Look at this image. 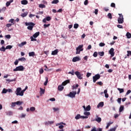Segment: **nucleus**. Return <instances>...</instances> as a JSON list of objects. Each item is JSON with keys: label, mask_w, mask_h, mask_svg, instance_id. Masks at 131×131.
Returning <instances> with one entry per match:
<instances>
[{"label": "nucleus", "mask_w": 131, "mask_h": 131, "mask_svg": "<svg viewBox=\"0 0 131 131\" xmlns=\"http://www.w3.org/2000/svg\"><path fill=\"white\" fill-rule=\"evenodd\" d=\"M25 25L28 26L27 29L29 30H32V29H33V27L35 26V24L32 22L26 23Z\"/></svg>", "instance_id": "f257e3e1"}, {"label": "nucleus", "mask_w": 131, "mask_h": 131, "mask_svg": "<svg viewBox=\"0 0 131 131\" xmlns=\"http://www.w3.org/2000/svg\"><path fill=\"white\" fill-rule=\"evenodd\" d=\"M13 47L11 45H8L6 46V48L4 47V46H2L1 48H0V51L1 52H6V50H11Z\"/></svg>", "instance_id": "f03ea898"}, {"label": "nucleus", "mask_w": 131, "mask_h": 131, "mask_svg": "<svg viewBox=\"0 0 131 131\" xmlns=\"http://www.w3.org/2000/svg\"><path fill=\"white\" fill-rule=\"evenodd\" d=\"M120 16L118 18V22L119 24H122L123 23L124 18H123V15L122 14L119 13L118 14Z\"/></svg>", "instance_id": "7ed1b4c3"}, {"label": "nucleus", "mask_w": 131, "mask_h": 131, "mask_svg": "<svg viewBox=\"0 0 131 131\" xmlns=\"http://www.w3.org/2000/svg\"><path fill=\"white\" fill-rule=\"evenodd\" d=\"M24 69H25V68H24L23 66H19L16 67L15 69H13V71H24Z\"/></svg>", "instance_id": "20e7f679"}, {"label": "nucleus", "mask_w": 131, "mask_h": 131, "mask_svg": "<svg viewBox=\"0 0 131 131\" xmlns=\"http://www.w3.org/2000/svg\"><path fill=\"white\" fill-rule=\"evenodd\" d=\"M100 78H101V75H100V74H97L95 75L93 77V82H96V81H97V80L98 79H100Z\"/></svg>", "instance_id": "39448f33"}, {"label": "nucleus", "mask_w": 131, "mask_h": 131, "mask_svg": "<svg viewBox=\"0 0 131 131\" xmlns=\"http://www.w3.org/2000/svg\"><path fill=\"white\" fill-rule=\"evenodd\" d=\"M75 75H76L77 78H78V79H82V74H80V72H78V71H76L75 72Z\"/></svg>", "instance_id": "423d86ee"}, {"label": "nucleus", "mask_w": 131, "mask_h": 131, "mask_svg": "<svg viewBox=\"0 0 131 131\" xmlns=\"http://www.w3.org/2000/svg\"><path fill=\"white\" fill-rule=\"evenodd\" d=\"M21 91H22V89L21 88H17L15 91V94L16 96H21Z\"/></svg>", "instance_id": "0eeeda50"}, {"label": "nucleus", "mask_w": 131, "mask_h": 131, "mask_svg": "<svg viewBox=\"0 0 131 131\" xmlns=\"http://www.w3.org/2000/svg\"><path fill=\"white\" fill-rule=\"evenodd\" d=\"M75 95H76V92H70L68 96L70 97V98H75Z\"/></svg>", "instance_id": "6e6552de"}, {"label": "nucleus", "mask_w": 131, "mask_h": 131, "mask_svg": "<svg viewBox=\"0 0 131 131\" xmlns=\"http://www.w3.org/2000/svg\"><path fill=\"white\" fill-rule=\"evenodd\" d=\"M109 53L110 54L111 57H114L115 53L114 52V49L111 48L109 51Z\"/></svg>", "instance_id": "1a4fd4ad"}, {"label": "nucleus", "mask_w": 131, "mask_h": 131, "mask_svg": "<svg viewBox=\"0 0 131 131\" xmlns=\"http://www.w3.org/2000/svg\"><path fill=\"white\" fill-rule=\"evenodd\" d=\"M96 116L97 118L95 119V121H97L98 123H100V122L102 121V119L100 117H99L98 115H96Z\"/></svg>", "instance_id": "9d476101"}, {"label": "nucleus", "mask_w": 131, "mask_h": 131, "mask_svg": "<svg viewBox=\"0 0 131 131\" xmlns=\"http://www.w3.org/2000/svg\"><path fill=\"white\" fill-rule=\"evenodd\" d=\"M80 60V58H79V57H75L73 58V59H72L73 62H77Z\"/></svg>", "instance_id": "9b49d317"}, {"label": "nucleus", "mask_w": 131, "mask_h": 131, "mask_svg": "<svg viewBox=\"0 0 131 131\" xmlns=\"http://www.w3.org/2000/svg\"><path fill=\"white\" fill-rule=\"evenodd\" d=\"M58 52L59 51H58V49H56L52 52L51 55H52L53 56H55L57 55V54H58Z\"/></svg>", "instance_id": "f8f14e48"}, {"label": "nucleus", "mask_w": 131, "mask_h": 131, "mask_svg": "<svg viewBox=\"0 0 131 131\" xmlns=\"http://www.w3.org/2000/svg\"><path fill=\"white\" fill-rule=\"evenodd\" d=\"M46 90L45 89H43L41 88H40V96H42L45 94V92Z\"/></svg>", "instance_id": "ddd939ff"}, {"label": "nucleus", "mask_w": 131, "mask_h": 131, "mask_svg": "<svg viewBox=\"0 0 131 131\" xmlns=\"http://www.w3.org/2000/svg\"><path fill=\"white\" fill-rule=\"evenodd\" d=\"M70 83V80L68 79L62 83V85H66V84Z\"/></svg>", "instance_id": "4468645a"}, {"label": "nucleus", "mask_w": 131, "mask_h": 131, "mask_svg": "<svg viewBox=\"0 0 131 131\" xmlns=\"http://www.w3.org/2000/svg\"><path fill=\"white\" fill-rule=\"evenodd\" d=\"M13 2H14V0H10L8 2H7L6 3V7H9V6H10L11 5V4H12V3H13Z\"/></svg>", "instance_id": "2eb2a0df"}, {"label": "nucleus", "mask_w": 131, "mask_h": 131, "mask_svg": "<svg viewBox=\"0 0 131 131\" xmlns=\"http://www.w3.org/2000/svg\"><path fill=\"white\" fill-rule=\"evenodd\" d=\"M26 43H27V42L26 41L22 42L20 44H18V47H19L20 48H22V47H23V46H25Z\"/></svg>", "instance_id": "dca6fc26"}, {"label": "nucleus", "mask_w": 131, "mask_h": 131, "mask_svg": "<svg viewBox=\"0 0 131 131\" xmlns=\"http://www.w3.org/2000/svg\"><path fill=\"white\" fill-rule=\"evenodd\" d=\"M39 35V32H37L33 35L34 38H36Z\"/></svg>", "instance_id": "f3484780"}, {"label": "nucleus", "mask_w": 131, "mask_h": 131, "mask_svg": "<svg viewBox=\"0 0 131 131\" xmlns=\"http://www.w3.org/2000/svg\"><path fill=\"white\" fill-rule=\"evenodd\" d=\"M103 129L101 128H97L96 127L93 128L91 131H102Z\"/></svg>", "instance_id": "a211bd4d"}, {"label": "nucleus", "mask_w": 131, "mask_h": 131, "mask_svg": "<svg viewBox=\"0 0 131 131\" xmlns=\"http://www.w3.org/2000/svg\"><path fill=\"white\" fill-rule=\"evenodd\" d=\"M29 57H34L35 56V53L34 52H31L29 53Z\"/></svg>", "instance_id": "6ab92c4d"}, {"label": "nucleus", "mask_w": 131, "mask_h": 131, "mask_svg": "<svg viewBox=\"0 0 131 131\" xmlns=\"http://www.w3.org/2000/svg\"><path fill=\"white\" fill-rule=\"evenodd\" d=\"M103 106H104V102H101L98 104L97 108H100V107H103Z\"/></svg>", "instance_id": "aec40b11"}, {"label": "nucleus", "mask_w": 131, "mask_h": 131, "mask_svg": "<svg viewBox=\"0 0 131 131\" xmlns=\"http://www.w3.org/2000/svg\"><path fill=\"white\" fill-rule=\"evenodd\" d=\"M58 91H63V90H64V87L63 86V85H60L58 86Z\"/></svg>", "instance_id": "412c9836"}, {"label": "nucleus", "mask_w": 131, "mask_h": 131, "mask_svg": "<svg viewBox=\"0 0 131 131\" xmlns=\"http://www.w3.org/2000/svg\"><path fill=\"white\" fill-rule=\"evenodd\" d=\"M21 5H27L28 4V1L27 0H23L21 1Z\"/></svg>", "instance_id": "4be33fe9"}, {"label": "nucleus", "mask_w": 131, "mask_h": 131, "mask_svg": "<svg viewBox=\"0 0 131 131\" xmlns=\"http://www.w3.org/2000/svg\"><path fill=\"white\" fill-rule=\"evenodd\" d=\"M124 110V106L123 105H121L120 108H119V112H122Z\"/></svg>", "instance_id": "5701e85b"}, {"label": "nucleus", "mask_w": 131, "mask_h": 131, "mask_svg": "<svg viewBox=\"0 0 131 131\" xmlns=\"http://www.w3.org/2000/svg\"><path fill=\"white\" fill-rule=\"evenodd\" d=\"M28 15V12H26L24 13H23L21 14V16L23 17V18H24L25 17H26Z\"/></svg>", "instance_id": "b1692460"}, {"label": "nucleus", "mask_w": 131, "mask_h": 131, "mask_svg": "<svg viewBox=\"0 0 131 131\" xmlns=\"http://www.w3.org/2000/svg\"><path fill=\"white\" fill-rule=\"evenodd\" d=\"M126 36L127 38H131V34L129 32H127L126 34Z\"/></svg>", "instance_id": "393cba45"}, {"label": "nucleus", "mask_w": 131, "mask_h": 131, "mask_svg": "<svg viewBox=\"0 0 131 131\" xmlns=\"http://www.w3.org/2000/svg\"><path fill=\"white\" fill-rule=\"evenodd\" d=\"M46 81L44 82V85H47L48 84V82H49V78L46 77Z\"/></svg>", "instance_id": "a878e982"}, {"label": "nucleus", "mask_w": 131, "mask_h": 131, "mask_svg": "<svg viewBox=\"0 0 131 131\" xmlns=\"http://www.w3.org/2000/svg\"><path fill=\"white\" fill-rule=\"evenodd\" d=\"M83 47V45H79L77 48H76V51L77 50H81V49H82V48Z\"/></svg>", "instance_id": "bb28decb"}, {"label": "nucleus", "mask_w": 131, "mask_h": 131, "mask_svg": "<svg viewBox=\"0 0 131 131\" xmlns=\"http://www.w3.org/2000/svg\"><path fill=\"white\" fill-rule=\"evenodd\" d=\"M18 61H21V62H25V61H26V58H25V57H21L18 59Z\"/></svg>", "instance_id": "cd10ccee"}, {"label": "nucleus", "mask_w": 131, "mask_h": 131, "mask_svg": "<svg viewBox=\"0 0 131 131\" xmlns=\"http://www.w3.org/2000/svg\"><path fill=\"white\" fill-rule=\"evenodd\" d=\"M117 90L119 91L120 94L124 92V90L123 89L118 88Z\"/></svg>", "instance_id": "c85d7f7f"}, {"label": "nucleus", "mask_w": 131, "mask_h": 131, "mask_svg": "<svg viewBox=\"0 0 131 131\" xmlns=\"http://www.w3.org/2000/svg\"><path fill=\"white\" fill-rule=\"evenodd\" d=\"M91 111V105H89L86 107L85 111Z\"/></svg>", "instance_id": "c756f323"}, {"label": "nucleus", "mask_w": 131, "mask_h": 131, "mask_svg": "<svg viewBox=\"0 0 131 131\" xmlns=\"http://www.w3.org/2000/svg\"><path fill=\"white\" fill-rule=\"evenodd\" d=\"M105 53H104V52H98V55L99 56H100L101 57H103V56H104Z\"/></svg>", "instance_id": "7c9ffc66"}, {"label": "nucleus", "mask_w": 131, "mask_h": 131, "mask_svg": "<svg viewBox=\"0 0 131 131\" xmlns=\"http://www.w3.org/2000/svg\"><path fill=\"white\" fill-rule=\"evenodd\" d=\"M75 118L77 120L80 118H81V116H80V114H78L77 115V116H76Z\"/></svg>", "instance_id": "2f4dec72"}, {"label": "nucleus", "mask_w": 131, "mask_h": 131, "mask_svg": "<svg viewBox=\"0 0 131 131\" xmlns=\"http://www.w3.org/2000/svg\"><path fill=\"white\" fill-rule=\"evenodd\" d=\"M6 81H9V82H11L12 81H16V78L10 80V79H7Z\"/></svg>", "instance_id": "473e14b6"}, {"label": "nucleus", "mask_w": 131, "mask_h": 131, "mask_svg": "<svg viewBox=\"0 0 131 131\" xmlns=\"http://www.w3.org/2000/svg\"><path fill=\"white\" fill-rule=\"evenodd\" d=\"M51 3L52 4H57L59 3V0H53Z\"/></svg>", "instance_id": "72a5a7b5"}, {"label": "nucleus", "mask_w": 131, "mask_h": 131, "mask_svg": "<svg viewBox=\"0 0 131 131\" xmlns=\"http://www.w3.org/2000/svg\"><path fill=\"white\" fill-rule=\"evenodd\" d=\"M79 26V25H78V24H75L74 25V28H75V29H77Z\"/></svg>", "instance_id": "f704fd0d"}, {"label": "nucleus", "mask_w": 131, "mask_h": 131, "mask_svg": "<svg viewBox=\"0 0 131 131\" xmlns=\"http://www.w3.org/2000/svg\"><path fill=\"white\" fill-rule=\"evenodd\" d=\"M53 123H54V121H49L48 122H46L45 123V124H53Z\"/></svg>", "instance_id": "c9c22d12"}, {"label": "nucleus", "mask_w": 131, "mask_h": 131, "mask_svg": "<svg viewBox=\"0 0 131 131\" xmlns=\"http://www.w3.org/2000/svg\"><path fill=\"white\" fill-rule=\"evenodd\" d=\"M8 93V90L6 89H4L2 91V94H7Z\"/></svg>", "instance_id": "e433bc0d"}, {"label": "nucleus", "mask_w": 131, "mask_h": 131, "mask_svg": "<svg viewBox=\"0 0 131 131\" xmlns=\"http://www.w3.org/2000/svg\"><path fill=\"white\" fill-rule=\"evenodd\" d=\"M15 103H16V105H18V106H20L21 105V104H23V102H21V101H17L15 102Z\"/></svg>", "instance_id": "4c0bfd02"}, {"label": "nucleus", "mask_w": 131, "mask_h": 131, "mask_svg": "<svg viewBox=\"0 0 131 131\" xmlns=\"http://www.w3.org/2000/svg\"><path fill=\"white\" fill-rule=\"evenodd\" d=\"M39 8H41L42 9L43 8H46V5H45L44 4H39Z\"/></svg>", "instance_id": "58836bf2"}, {"label": "nucleus", "mask_w": 131, "mask_h": 131, "mask_svg": "<svg viewBox=\"0 0 131 131\" xmlns=\"http://www.w3.org/2000/svg\"><path fill=\"white\" fill-rule=\"evenodd\" d=\"M107 17L108 19H112V14L111 13H108Z\"/></svg>", "instance_id": "ea45409f"}, {"label": "nucleus", "mask_w": 131, "mask_h": 131, "mask_svg": "<svg viewBox=\"0 0 131 131\" xmlns=\"http://www.w3.org/2000/svg\"><path fill=\"white\" fill-rule=\"evenodd\" d=\"M7 115H9V116H11L13 115V112H11V111L8 112L7 113Z\"/></svg>", "instance_id": "a19ab883"}, {"label": "nucleus", "mask_w": 131, "mask_h": 131, "mask_svg": "<svg viewBox=\"0 0 131 131\" xmlns=\"http://www.w3.org/2000/svg\"><path fill=\"white\" fill-rule=\"evenodd\" d=\"M84 115H86V116H89V115H91V113L85 112L84 113Z\"/></svg>", "instance_id": "79ce46f5"}, {"label": "nucleus", "mask_w": 131, "mask_h": 131, "mask_svg": "<svg viewBox=\"0 0 131 131\" xmlns=\"http://www.w3.org/2000/svg\"><path fill=\"white\" fill-rule=\"evenodd\" d=\"M30 111L33 112V111H35V107L32 106L30 108Z\"/></svg>", "instance_id": "37998d69"}, {"label": "nucleus", "mask_w": 131, "mask_h": 131, "mask_svg": "<svg viewBox=\"0 0 131 131\" xmlns=\"http://www.w3.org/2000/svg\"><path fill=\"white\" fill-rule=\"evenodd\" d=\"M39 72L40 74H42V73H43V69L42 68L40 69L39 70Z\"/></svg>", "instance_id": "c03bdc74"}, {"label": "nucleus", "mask_w": 131, "mask_h": 131, "mask_svg": "<svg viewBox=\"0 0 131 131\" xmlns=\"http://www.w3.org/2000/svg\"><path fill=\"white\" fill-rule=\"evenodd\" d=\"M25 89L23 90L22 91H21L20 93H21V97L24 96V92H25Z\"/></svg>", "instance_id": "a18cd8bd"}, {"label": "nucleus", "mask_w": 131, "mask_h": 131, "mask_svg": "<svg viewBox=\"0 0 131 131\" xmlns=\"http://www.w3.org/2000/svg\"><path fill=\"white\" fill-rule=\"evenodd\" d=\"M83 51V49H81L80 50H76V54L77 55L78 54H80V51Z\"/></svg>", "instance_id": "49530a36"}, {"label": "nucleus", "mask_w": 131, "mask_h": 131, "mask_svg": "<svg viewBox=\"0 0 131 131\" xmlns=\"http://www.w3.org/2000/svg\"><path fill=\"white\" fill-rule=\"evenodd\" d=\"M79 85L78 84H76L75 86L73 85L72 86V90H75V89H76V88H78Z\"/></svg>", "instance_id": "de8ad7c7"}, {"label": "nucleus", "mask_w": 131, "mask_h": 131, "mask_svg": "<svg viewBox=\"0 0 131 131\" xmlns=\"http://www.w3.org/2000/svg\"><path fill=\"white\" fill-rule=\"evenodd\" d=\"M93 57H95V58L98 57V52H95L93 54Z\"/></svg>", "instance_id": "09e8293b"}, {"label": "nucleus", "mask_w": 131, "mask_h": 131, "mask_svg": "<svg viewBox=\"0 0 131 131\" xmlns=\"http://www.w3.org/2000/svg\"><path fill=\"white\" fill-rule=\"evenodd\" d=\"M112 123H108L107 124V125H106V129H108V128H109V126H110V125H111V124H112Z\"/></svg>", "instance_id": "8fccbe9b"}, {"label": "nucleus", "mask_w": 131, "mask_h": 131, "mask_svg": "<svg viewBox=\"0 0 131 131\" xmlns=\"http://www.w3.org/2000/svg\"><path fill=\"white\" fill-rule=\"evenodd\" d=\"M30 38H31V41H36V39L34 38L33 37L31 36Z\"/></svg>", "instance_id": "3c124183"}, {"label": "nucleus", "mask_w": 131, "mask_h": 131, "mask_svg": "<svg viewBox=\"0 0 131 131\" xmlns=\"http://www.w3.org/2000/svg\"><path fill=\"white\" fill-rule=\"evenodd\" d=\"M69 74H71L72 75H74V70H72L71 72H69Z\"/></svg>", "instance_id": "603ef678"}, {"label": "nucleus", "mask_w": 131, "mask_h": 131, "mask_svg": "<svg viewBox=\"0 0 131 131\" xmlns=\"http://www.w3.org/2000/svg\"><path fill=\"white\" fill-rule=\"evenodd\" d=\"M117 102L119 104H121V98H118Z\"/></svg>", "instance_id": "864d4df0"}, {"label": "nucleus", "mask_w": 131, "mask_h": 131, "mask_svg": "<svg viewBox=\"0 0 131 131\" xmlns=\"http://www.w3.org/2000/svg\"><path fill=\"white\" fill-rule=\"evenodd\" d=\"M5 37L8 39H10V38H11V35H5Z\"/></svg>", "instance_id": "5fc2aeb1"}, {"label": "nucleus", "mask_w": 131, "mask_h": 131, "mask_svg": "<svg viewBox=\"0 0 131 131\" xmlns=\"http://www.w3.org/2000/svg\"><path fill=\"white\" fill-rule=\"evenodd\" d=\"M51 26L50 24H48L47 25V24H45L43 25L45 28H47V27H49V26Z\"/></svg>", "instance_id": "6e6d98bb"}, {"label": "nucleus", "mask_w": 131, "mask_h": 131, "mask_svg": "<svg viewBox=\"0 0 131 131\" xmlns=\"http://www.w3.org/2000/svg\"><path fill=\"white\" fill-rule=\"evenodd\" d=\"M96 83L97 84H98V85H103V83L102 81L97 82Z\"/></svg>", "instance_id": "4d7b16f0"}, {"label": "nucleus", "mask_w": 131, "mask_h": 131, "mask_svg": "<svg viewBox=\"0 0 131 131\" xmlns=\"http://www.w3.org/2000/svg\"><path fill=\"white\" fill-rule=\"evenodd\" d=\"M16 102L11 103V106L12 107H15V106H16Z\"/></svg>", "instance_id": "13d9d810"}, {"label": "nucleus", "mask_w": 131, "mask_h": 131, "mask_svg": "<svg viewBox=\"0 0 131 131\" xmlns=\"http://www.w3.org/2000/svg\"><path fill=\"white\" fill-rule=\"evenodd\" d=\"M99 47H105V43L103 42H100L99 43Z\"/></svg>", "instance_id": "bf43d9fd"}, {"label": "nucleus", "mask_w": 131, "mask_h": 131, "mask_svg": "<svg viewBox=\"0 0 131 131\" xmlns=\"http://www.w3.org/2000/svg\"><path fill=\"white\" fill-rule=\"evenodd\" d=\"M111 7H112V8H115V3H111Z\"/></svg>", "instance_id": "052dcab7"}, {"label": "nucleus", "mask_w": 131, "mask_h": 131, "mask_svg": "<svg viewBox=\"0 0 131 131\" xmlns=\"http://www.w3.org/2000/svg\"><path fill=\"white\" fill-rule=\"evenodd\" d=\"M45 19H46L47 21H51V18L50 16H47Z\"/></svg>", "instance_id": "680f3d73"}, {"label": "nucleus", "mask_w": 131, "mask_h": 131, "mask_svg": "<svg viewBox=\"0 0 131 131\" xmlns=\"http://www.w3.org/2000/svg\"><path fill=\"white\" fill-rule=\"evenodd\" d=\"M88 4H89V1L85 0L84 2V5H85V6H86V5H88Z\"/></svg>", "instance_id": "e2e57ef3"}, {"label": "nucleus", "mask_w": 131, "mask_h": 131, "mask_svg": "<svg viewBox=\"0 0 131 131\" xmlns=\"http://www.w3.org/2000/svg\"><path fill=\"white\" fill-rule=\"evenodd\" d=\"M116 130V127L111 128L108 131H115Z\"/></svg>", "instance_id": "0e129e2a"}, {"label": "nucleus", "mask_w": 131, "mask_h": 131, "mask_svg": "<svg viewBox=\"0 0 131 131\" xmlns=\"http://www.w3.org/2000/svg\"><path fill=\"white\" fill-rule=\"evenodd\" d=\"M117 27L118 28H120L121 29H122V28H123V26H122V25H117Z\"/></svg>", "instance_id": "69168bd1"}, {"label": "nucleus", "mask_w": 131, "mask_h": 131, "mask_svg": "<svg viewBox=\"0 0 131 131\" xmlns=\"http://www.w3.org/2000/svg\"><path fill=\"white\" fill-rule=\"evenodd\" d=\"M9 22H10L11 23H12L13 25H14V19H11L9 20Z\"/></svg>", "instance_id": "338daca9"}, {"label": "nucleus", "mask_w": 131, "mask_h": 131, "mask_svg": "<svg viewBox=\"0 0 131 131\" xmlns=\"http://www.w3.org/2000/svg\"><path fill=\"white\" fill-rule=\"evenodd\" d=\"M91 75H92V73H87L86 74V77H89V76H91Z\"/></svg>", "instance_id": "774afa93"}]
</instances>
